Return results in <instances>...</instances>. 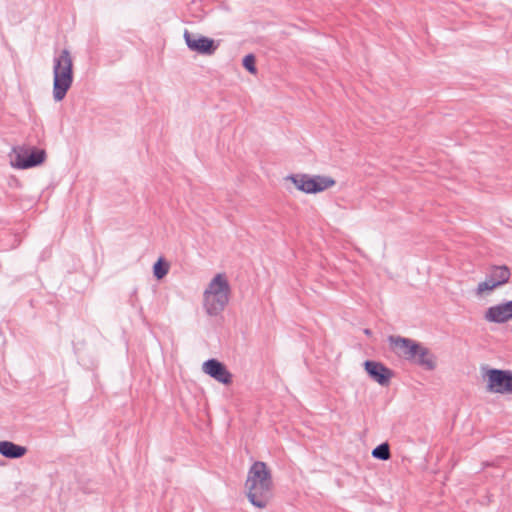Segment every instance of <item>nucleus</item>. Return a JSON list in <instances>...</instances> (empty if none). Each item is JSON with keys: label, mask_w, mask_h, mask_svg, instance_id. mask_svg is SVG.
Listing matches in <instances>:
<instances>
[{"label": "nucleus", "mask_w": 512, "mask_h": 512, "mask_svg": "<svg viewBox=\"0 0 512 512\" xmlns=\"http://www.w3.org/2000/svg\"><path fill=\"white\" fill-rule=\"evenodd\" d=\"M296 187L305 193H317L334 185V180L323 176L296 175L290 177Z\"/></svg>", "instance_id": "obj_5"}, {"label": "nucleus", "mask_w": 512, "mask_h": 512, "mask_svg": "<svg viewBox=\"0 0 512 512\" xmlns=\"http://www.w3.org/2000/svg\"><path fill=\"white\" fill-rule=\"evenodd\" d=\"M169 270V264L160 258L154 265V275L157 279H162Z\"/></svg>", "instance_id": "obj_14"}, {"label": "nucleus", "mask_w": 512, "mask_h": 512, "mask_svg": "<svg viewBox=\"0 0 512 512\" xmlns=\"http://www.w3.org/2000/svg\"><path fill=\"white\" fill-rule=\"evenodd\" d=\"M229 286L225 277L218 274L205 292V305L209 313H217L228 302Z\"/></svg>", "instance_id": "obj_4"}, {"label": "nucleus", "mask_w": 512, "mask_h": 512, "mask_svg": "<svg viewBox=\"0 0 512 512\" xmlns=\"http://www.w3.org/2000/svg\"><path fill=\"white\" fill-rule=\"evenodd\" d=\"M45 159V152L43 150L34 149L29 153L18 154L16 157V167L25 169L32 166L41 164Z\"/></svg>", "instance_id": "obj_10"}, {"label": "nucleus", "mask_w": 512, "mask_h": 512, "mask_svg": "<svg viewBox=\"0 0 512 512\" xmlns=\"http://www.w3.org/2000/svg\"><path fill=\"white\" fill-rule=\"evenodd\" d=\"M73 79L72 59L67 50H63L55 60L54 66V98L62 100L69 90Z\"/></svg>", "instance_id": "obj_2"}, {"label": "nucleus", "mask_w": 512, "mask_h": 512, "mask_svg": "<svg viewBox=\"0 0 512 512\" xmlns=\"http://www.w3.org/2000/svg\"><path fill=\"white\" fill-rule=\"evenodd\" d=\"M497 286H493V282H491V279L488 282L480 283L478 286V293L482 294L485 291H490L496 288Z\"/></svg>", "instance_id": "obj_17"}, {"label": "nucleus", "mask_w": 512, "mask_h": 512, "mask_svg": "<svg viewBox=\"0 0 512 512\" xmlns=\"http://www.w3.org/2000/svg\"><path fill=\"white\" fill-rule=\"evenodd\" d=\"M248 498L257 507H265L271 497L272 479L270 470L264 462H255L246 481Z\"/></svg>", "instance_id": "obj_1"}, {"label": "nucleus", "mask_w": 512, "mask_h": 512, "mask_svg": "<svg viewBox=\"0 0 512 512\" xmlns=\"http://www.w3.org/2000/svg\"><path fill=\"white\" fill-rule=\"evenodd\" d=\"M373 456L387 460L390 457L389 446L387 444H381L373 450Z\"/></svg>", "instance_id": "obj_15"}, {"label": "nucleus", "mask_w": 512, "mask_h": 512, "mask_svg": "<svg viewBox=\"0 0 512 512\" xmlns=\"http://www.w3.org/2000/svg\"><path fill=\"white\" fill-rule=\"evenodd\" d=\"M0 453L9 458H18L26 453V448L12 442H0Z\"/></svg>", "instance_id": "obj_12"}, {"label": "nucleus", "mask_w": 512, "mask_h": 512, "mask_svg": "<svg viewBox=\"0 0 512 512\" xmlns=\"http://www.w3.org/2000/svg\"><path fill=\"white\" fill-rule=\"evenodd\" d=\"M204 371L216 380L228 384L231 381V375L226 368L218 361L212 359L205 362Z\"/></svg>", "instance_id": "obj_11"}, {"label": "nucleus", "mask_w": 512, "mask_h": 512, "mask_svg": "<svg viewBox=\"0 0 512 512\" xmlns=\"http://www.w3.org/2000/svg\"><path fill=\"white\" fill-rule=\"evenodd\" d=\"M365 369L370 377L381 385L388 384L393 376V372L390 369L378 362L366 361Z\"/></svg>", "instance_id": "obj_7"}, {"label": "nucleus", "mask_w": 512, "mask_h": 512, "mask_svg": "<svg viewBox=\"0 0 512 512\" xmlns=\"http://www.w3.org/2000/svg\"><path fill=\"white\" fill-rule=\"evenodd\" d=\"M512 318V301L490 307L486 312V319L492 322H506Z\"/></svg>", "instance_id": "obj_9"}, {"label": "nucleus", "mask_w": 512, "mask_h": 512, "mask_svg": "<svg viewBox=\"0 0 512 512\" xmlns=\"http://www.w3.org/2000/svg\"><path fill=\"white\" fill-rule=\"evenodd\" d=\"M510 272L506 267H496L491 274V282L493 286H499L508 282Z\"/></svg>", "instance_id": "obj_13"}, {"label": "nucleus", "mask_w": 512, "mask_h": 512, "mask_svg": "<svg viewBox=\"0 0 512 512\" xmlns=\"http://www.w3.org/2000/svg\"><path fill=\"white\" fill-rule=\"evenodd\" d=\"M393 350L401 357L411 360L428 368L433 367V359L430 352L420 344L406 338H391Z\"/></svg>", "instance_id": "obj_3"}, {"label": "nucleus", "mask_w": 512, "mask_h": 512, "mask_svg": "<svg viewBox=\"0 0 512 512\" xmlns=\"http://www.w3.org/2000/svg\"><path fill=\"white\" fill-rule=\"evenodd\" d=\"M243 65L251 73H255L256 72L255 58H254L253 55H247L244 58Z\"/></svg>", "instance_id": "obj_16"}, {"label": "nucleus", "mask_w": 512, "mask_h": 512, "mask_svg": "<svg viewBox=\"0 0 512 512\" xmlns=\"http://www.w3.org/2000/svg\"><path fill=\"white\" fill-rule=\"evenodd\" d=\"M490 391L495 393H512V372L504 370H490L487 373Z\"/></svg>", "instance_id": "obj_6"}, {"label": "nucleus", "mask_w": 512, "mask_h": 512, "mask_svg": "<svg viewBox=\"0 0 512 512\" xmlns=\"http://www.w3.org/2000/svg\"><path fill=\"white\" fill-rule=\"evenodd\" d=\"M185 39L190 49L202 54H211L215 50L214 41L207 37H194L185 33Z\"/></svg>", "instance_id": "obj_8"}]
</instances>
